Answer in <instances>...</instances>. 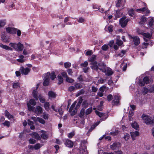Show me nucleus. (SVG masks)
<instances>
[{
	"instance_id": "1",
	"label": "nucleus",
	"mask_w": 154,
	"mask_h": 154,
	"mask_svg": "<svg viewBox=\"0 0 154 154\" xmlns=\"http://www.w3.org/2000/svg\"><path fill=\"white\" fill-rule=\"evenodd\" d=\"M87 144V141L85 140H82L80 143V153L86 154L88 153L86 145Z\"/></svg>"
},
{
	"instance_id": "2",
	"label": "nucleus",
	"mask_w": 154,
	"mask_h": 154,
	"mask_svg": "<svg viewBox=\"0 0 154 154\" xmlns=\"http://www.w3.org/2000/svg\"><path fill=\"white\" fill-rule=\"evenodd\" d=\"M96 56L95 55H92V56L89 58L88 61L91 62V68L93 69H97V62L96 61Z\"/></svg>"
},
{
	"instance_id": "3",
	"label": "nucleus",
	"mask_w": 154,
	"mask_h": 154,
	"mask_svg": "<svg viewBox=\"0 0 154 154\" xmlns=\"http://www.w3.org/2000/svg\"><path fill=\"white\" fill-rule=\"evenodd\" d=\"M9 45L17 51H22L23 48V45L21 44L20 42H19L18 44L10 43L9 44Z\"/></svg>"
},
{
	"instance_id": "4",
	"label": "nucleus",
	"mask_w": 154,
	"mask_h": 154,
	"mask_svg": "<svg viewBox=\"0 0 154 154\" xmlns=\"http://www.w3.org/2000/svg\"><path fill=\"white\" fill-rule=\"evenodd\" d=\"M141 118L147 125H151L154 123V122H153L151 117L147 115L143 114L142 115Z\"/></svg>"
},
{
	"instance_id": "5",
	"label": "nucleus",
	"mask_w": 154,
	"mask_h": 154,
	"mask_svg": "<svg viewBox=\"0 0 154 154\" xmlns=\"http://www.w3.org/2000/svg\"><path fill=\"white\" fill-rule=\"evenodd\" d=\"M50 73L49 72H48L44 75V82L43 85L44 86H48L49 83L50 79Z\"/></svg>"
},
{
	"instance_id": "6",
	"label": "nucleus",
	"mask_w": 154,
	"mask_h": 154,
	"mask_svg": "<svg viewBox=\"0 0 154 154\" xmlns=\"http://www.w3.org/2000/svg\"><path fill=\"white\" fill-rule=\"evenodd\" d=\"M97 69H94L95 70L97 71L98 69H99L103 72H106V66L103 62H100L98 63V64L97 65Z\"/></svg>"
},
{
	"instance_id": "7",
	"label": "nucleus",
	"mask_w": 154,
	"mask_h": 154,
	"mask_svg": "<svg viewBox=\"0 0 154 154\" xmlns=\"http://www.w3.org/2000/svg\"><path fill=\"white\" fill-rule=\"evenodd\" d=\"M128 36L130 39H132L135 45L137 46L140 43V39L137 36H132L128 34Z\"/></svg>"
},
{
	"instance_id": "8",
	"label": "nucleus",
	"mask_w": 154,
	"mask_h": 154,
	"mask_svg": "<svg viewBox=\"0 0 154 154\" xmlns=\"http://www.w3.org/2000/svg\"><path fill=\"white\" fill-rule=\"evenodd\" d=\"M128 20L126 19V17H123L120 19L119 23L122 27H125L127 25Z\"/></svg>"
},
{
	"instance_id": "9",
	"label": "nucleus",
	"mask_w": 154,
	"mask_h": 154,
	"mask_svg": "<svg viewBox=\"0 0 154 154\" xmlns=\"http://www.w3.org/2000/svg\"><path fill=\"white\" fill-rule=\"evenodd\" d=\"M95 112L97 115L101 118L100 120H104L106 119L108 116L107 114L100 112L97 110L95 111Z\"/></svg>"
},
{
	"instance_id": "10",
	"label": "nucleus",
	"mask_w": 154,
	"mask_h": 154,
	"mask_svg": "<svg viewBox=\"0 0 154 154\" xmlns=\"http://www.w3.org/2000/svg\"><path fill=\"white\" fill-rule=\"evenodd\" d=\"M31 69L28 67L26 68L23 67H21L20 69V71L22 75H27L30 72Z\"/></svg>"
},
{
	"instance_id": "11",
	"label": "nucleus",
	"mask_w": 154,
	"mask_h": 154,
	"mask_svg": "<svg viewBox=\"0 0 154 154\" xmlns=\"http://www.w3.org/2000/svg\"><path fill=\"white\" fill-rule=\"evenodd\" d=\"M121 144L119 142H115L110 145V147L112 150L117 149L121 147Z\"/></svg>"
},
{
	"instance_id": "12",
	"label": "nucleus",
	"mask_w": 154,
	"mask_h": 154,
	"mask_svg": "<svg viewBox=\"0 0 154 154\" xmlns=\"http://www.w3.org/2000/svg\"><path fill=\"white\" fill-rule=\"evenodd\" d=\"M6 30L8 33L13 34L16 33L17 29L14 28L8 27L6 28Z\"/></svg>"
},
{
	"instance_id": "13",
	"label": "nucleus",
	"mask_w": 154,
	"mask_h": 154,
	"mask_svg": "<svg viewBox=\"0 0 154 154\" xmlns=\"http://www.w3.org/2000/svg\"><path fill=\"white\" fill-rule=\"evenodd\" d=\"M34 112L36 113L37 116H39L43 112L42 108L40 106H37Z\"/></svg>"
},
{
	"instance_id": "14",
	"label": "nucleus",
	"mask_w": 154,
	"mask_h": 154,
	"mask_svg": "<svg viewBox=\"0 0 154 154\" xmlns=\"http://www.w3.org/2000/svg\"><path fill=\"white\" fill-rule=\"evenodd\" d=\"M119 98L116 95L114 96L113 100L112 101V104L113 105H117L119 102Z\"/></svg>"
},
{
	"instance_id": "15",
	"label": "nucleus",
	"mask_w": 154,
	"mask_h": 154,
	"mask_svg": "<svg viewBox=\"0 0 154 154\" xmlns=\"http://www.w3.org/2000/svg\"><path fill=\"white\" fill-rule=\"evenodd\" d=\"M39 85V84H37L36 86L35 90H34L32 92L33 96L34 98L36 100H38V95L37 94V92L36 91V90L38 88Z\"/></svg>"
},
{
	"instance_id": "16",
	"label": "nucleus",
	"mask_w": 154,
	"mask_h": 154,
	"mask_svg": "<svg viewBox=\"0 0 154 154\" xmlns=\"http://www.w3.org/2000/svg\"><path fill=\"white\" fill-rule=\"evenodd\" d=\"M65 144L66 146L68 147H72L73 145V142L70 140L67 139L66 140Z\"/></svg>"
},
{
	"instance_id": "17",
	"label": "nucleus",
	"mask_w": 154,
	"mask_h": 154,
	"mask_svg": "<svg viewBox=\"0 0 154 154\" xmlns=\"http://www.w3.org/2000/svg\"><path fill=\"white\" fill-rule=\"evenodd\" d=\"M130 134L133 140H135V138L137 136L139 135V132L137 131L131 132Z\"/></svg>"
},
{
	"instance_id": "18",
	"label": "nucleus",
	"mask_w": 154,
	"mask_h": 154,
	"mask_svg": "<svg viewBox=\"0 0 154 154\" xmlns=\"http://www.w3.org/2000/svg\"><path fill=\"white\" fill-rule=\"evenodd\" d=\"M120 37L119 36H117L116 38V43L119 46H120L123 43V42L120 39Z\"/></svg>"
},
{
	"instance_id": "19",
	"label": "nucleus",
	"mask_w": 154,
	"mask_h": 154,
	"mask_svg": "<svg viewBox=\"0 0 154 154\" xmlns=\"http://www.w3.org/2000/svg\"><path fill=\"white\" fill-rule=\"evenodd\" d=\"M108 76L112 75L113 74V72L112 71V69L109 68H107V69H106V72H104Z\"/></svg>"
},
{
	"instance_id": "20",
	"label": "nucleus",
	"mask_w": 154,
	"mask_h": 154,
	"mask_svg": "<svg viewBox=\"0 0 154 154\" xmlns=\"http://www.w3.org/2000/svg\"><path fill=\"white\" fill-rule=\"evenodd\" d=\"M143 36L144 37L149 39V40L152 38V35L148 32L144 33L142 34Z\"/></svg>"
},
{
	"instance_id": "21",
	"label": "nucleus",
	"mask_w": 154,
	"mask_h": 154,
	"mask_svg": "<svg viewBox=\"0 0 154 154\" xmlns=\"http://www.w3.org/2000/svg\"><path fill=\"white\" fill-rule=\"evenodd\" d=\"M1 38L2 41L5 42H9V38L7 37L4 34H2L1 35Z\"/></svg>"
},
{
	"instance_id": "22",
	"label": "nucleus",
	"mask_w": 154,
	"mask_h": 154,
	"mask_svg": "<svg viewBox=\"0 0 154 154\" xmlns=\"http://www.w3.org/2000/svg\"><path fill=\"white\" fill-rule=\"evenodd\" d=\"M5 116L8 119H12L13 118V116L11 115L7 110L5 111Z\"/></svg>"
},
{
	"instance_id": "23",
	"label": "nucleus",
	"mask_w": 154,
	"mask_h": 154,
	"mask_svg": "<svg viewBox=\"0 0 154 154\" xmlns=\"http://www.w3.org/2000/svg\"><path fill=\"white\" fill-rule=\"evenodd\" d=\"M27 105L29 110L33 112L35 110V107L31 106L29 103H27Z\"/></svg>"
},
{
	"instance_id": "24",
	"label": "nucleus",
	"mask_w": 154,
	"mask_h": 154,
	"mask_svg": "<svg viewBox=\"0 0 154 154\" xmlns=\"http://www.w3.org/2000/svg\"><path fill=\"white\" fill-rule=\"evenodd\" d=\"M13 88H17L20 87V83L19 82H17L14 83L12 84Z\"/></svg>"
},
{
	"instance_id": "25",
	"label": "nucleus",
	"mask_w": 154,
	"mask_h": 154,
	"mask_svg": "<svg viewBox=\"0 0 154 154\" xmlns=\"http://www.w3.org/2000/svg\"><path fill=\"white\" fill-rule=\"evenodd\" d=\"M32 135L34 137V138L37 140H40V137L39 134L35 132H34L32 133Z\"/></svg>"
},
{
	"instance_id": "26",
	"label": "nucleus",
	"mask_w": 154,
	"mask_h": 154,
	"mask_svg": "<svg viewBox=\"0 0 154 154\" xmlns=\"http://www.w3.org/2000/svg\"><path fill=\"white\" fill-rule=\"evenodd\" d=\"M100 121H99V122H98L96 123H95L94 125H92L91 128L89 129L88 131V132H91L94 128L96 127L100 123Z\"/></svg>"
},
{
	"instance_id": "27",
	"label": "nucleus",
	"mask_w": 154,
	"mask_h": 154,
	"mask_svg": "<svg viewBox=\"0 0 154 154\" xmlns=\"http://www.w3.org/2000/svg\"><path fill=\"white\" fill-rule=\"evenodd\" d=\"M147 10V8L146 7H143L142 8H139L136 10V11L137 12L142 13L144 12Z\"/></svg>"
},
{
	"instance_id": "28",
	"label": "nucleus",
	"mask_w": 154,
	"mask_h": 154,
	"mask_svg": "<svg viewBox=\"0 0 154 154\" xmlns=\"http://www.w3.org/2000/svg\"><path fill=\"white\" fill-rule=\"evenodd\" d=\"M75 87L76 89H79L82 87V85L79 83L75 82L74 84Z\"/></svg>"
},
{
	"instance_id": "29",
	"label": "nucleus",
	"mask_w": 154,
	"mask_h": 154,
	"mask_svg": "<svg viewBox=\"0 0 154 154\" xmlns=\"http://www.w3.org/2000/svg\"><path fill=\"white\" fill-rule=\"evenodd\" d=\"M48 95L50 97L54 98L56 97L55 94L52 91H50L48 92Z\"/></svg>"
},
{
	"instance_id": "30",
	"label": "nucleus",
	"mask_w": 154,
	"mask_h": 154,
	"mask_svg": "<svg viewBox=\"0 0 154 154\" xmlns=\"http://www.w3.org/2000/svg\"><path fill=\"white\" fill-rule=\"evenodd\" d=\"M58 79L59 81V82L58 83V84L59 85H60L63 83V78L62 77L61 75H58Z\"/></svg>"
},
{
	"instance_id": "31",
	"label": "nucleus",
	"mask_w": 154,
	"mask_h": 154,
	"mask_svg": "<svg viewBox=\"0 0 154 154\" xmlns=\"http://www.w3.org/2000/svg\"><path fill=\"white\" fill-rule=\"evenodd\" d=\"M2 125L4 126H6L7 127L9 128L10 126V122L9 121H6L2 123Z\"/></svg>"
},
{
	"instance_id": "32",
	"label": "nucleus",
	"mask_w": 154,
	"mask_h": 154,
	"mask_svg": "<svg viewBox=\"0 0 154 154\" xmlns=\"http://www.w3.org/2000/svg\"><path fill=\"white\" fill-rule=\"evenodd\" d=\"M131 126L133 128L136 130H137V129L139 128V125L136 122L132 123L131 124Z\"/></svg>"
},
{
	"instance_id": "33",
	"label": "nucleus",
	"mask_w": 154,
	"mask_h": 154,
	"mask_svg": "<svg viewBox=\"0 0 154 154\" xmlns=\"http://www.w3.org/2000/svg\"><path fill=\"white\" fill-rule=\"evenodd\" d=\"M77 103V102L76 101H75L74 103L72 104L71 106L70 107V108L69 109V112H71L72 110L74 108L75 106L76 103Z\"/></svg>"
},
{
	"instance_id": "34",
	"label": "nucleus",
	"mask_w": 154,
	"mask_h": 154,
	"mask_svg": "<svg viewBox=\"0 0 154 154\" xmlns=\"http://www.w3.org/2000/svg\"><path fill=\"white\" fill-rule=\"evenodd\" d=\"M74 80L71 78L67 77L66 78V81L70 83H72L74 82Z\"/></svg>"
},
{
	"instance_id": "35",
	"label": "nucleus",
	"mask_w": 154,
	"mask_h": 154,
	"mask_svg": "<svg viewBox=\"0 0 154 154\" xmlns=\"http://www.w3.org/2000/svg\"><path fill=\"white\" fill-rule=\"evenodd\" d=\"M82 105L84 107V108H86L88 107L89 105V103L88 102L87 100H85L83 102Z\"/></svg>"
},
{
	"instance_id": "36",
	"label": "nucleus",
	"mask_w": 154,
	"mask_h": 154,
	"mask_svg": "<svg viewBox=\"0 0 154 154\" xmlns=\"http://www.w3.org/2000/svg\"><path fill=\"white\" fill-rule=\"evenodd\" d=\"M50 78L52 80H54L56 78L55 73L54 72H53L50 74Z\"/></svg>"
},
{
	"instance_id": "37",
	"label": "nucleus",
	"mask_w": 154,
	"mask_h": 154,
	"mask_svg": "<svg viewBox=\"0 0 154 154\" xmlns=\"http://www.w3.org/2000/svg\"><path fill=\"white\" fill-rule=\"evenodd\" d=\"M92 111V107H90L87 109L85 111L86 115H88L90 114Z\"/></svg>"
},
{
	"instance_id": "38",
	"label": "nucleus",
	"mask_w": 154,
	"mask_h": 154,
	"mask_svg": "<svg viewBox=\"0 0 154 154\" xmlns=\"http://www.w3.org/2000/svg\"><path fill=\"white\" fill-rule=\"evenodd\" d=\"M88 65V62L85 61L84 63H82L80 64V66L82 68H84L87 67Z\"/></svg>"
},
{
	"instance_id": "39",
	"label": "nucleus",
	"mask_w": 154,
	"mask_h": 154,
	"mask_svg": "<svg viewBox=\"0 0 154 154\" xmlns=\"http://www.w3.org/2000/svg\"><path fill=\"white\" fill-rule=\"evenodd\" d=\"M109 48V46L106 45H104L102 46L101 49L104 51H107Z\"/></svg>"
},
{
	"instance_id": "40",
	"label": "nucleus",
	"mask_w": 154,
	"mask_h": 154,
	"mask_svg": "<svg viewBox=\"0 0 154 154\" xmlns=\"http://www.w3.org/2000/svg\"><path fill=\"white\" fill-rule=\"evenodd\" d=\"M40 101L42 103H44L45 102V99L41 95H39L38 96Z\"/></svg>"
},
{
	"instance_id": "41",
	"label": "nucleus",
	"mask_w": 154,
	"mask_h": 154,
	"mask_svg": "<svg viewBox=\"0 0 154 154\" xmlns=\"http://www.w3.org/2000/svg\"><path fill=\"white\" fill-rule=\"evenodd\" d=\"M85 92V91L84 89H82L81 90L79 91L78 92V93L76 95L77 97H78L81 94H83Z\"/></svg>"
},
{
	"instance_id": "42",
	"label": "nucleus",
	"mask_w": 154,
	"mask_h": 154,
	"mask_svg": "<svg viewBox=\"0 0 154 154\" xmlns=\"http://www.w3.org/2000/svg\"><path fill=\"white\" fill-rule=\"evenodd\" d=\"M50 106V104L48 102H45L44 104V106L46 110H48Z\"/></svg>"
},
{
	"instance_id": "43",
	"label": "nucleus",
	"mask_w": 154,
	"mask_h": 154,
	"mask_svg": "<svg viewBox=\"0 0 154 154\" xmlns=\"http://www.w3.org/2000/svg\"><path fill=\"white\" fill-rule=\"evenodd\" d=\"M64 67L66 68H68L71 66V63L69 62L65 63H64Z\"/></svg>"
},
{
	"instance_id": "44",
	"label": "nucleus",
	"mask_w": 154,
	"mask_h": 154,
	"mask_svg": "<svg viewBox=\"0 0 154 154\" xmlns=\"http://www.w3.org/2000/svg\"><path fill=\"white\" fill-rule=\"evenodd\" d=\"M122 0H118V2L116 4V6L117 7H119L122 5Z\"/></svg>"
},
{
	"instance_id": "45",
	"label": "nucleus",
	"mask_w": 154,
	"mask_h": 154,
	"mask_svg": "<svg viewBox=\"0 0 154 154\" xmlns=\"http://www.w3.org/2000/svg\"><path fill=\"white\" fill-rule=\"evenodd\" d=\"M126 51L125 50H122L121 52L119 54V55L121 57H122L126 53Z\"/></svg>"
},
{
	"instance_id": "46",
	"label": "nucleus",
	"mask_w": 154,
	"mask_h": 154,
	"mask_svg": "<svg viewBox=\"0 0 154 154\" xmlns=\"http://www.w3.org/2000/svg\"><path fill=\"white\" fill-rule=\"evenodd\" d=\"M37 120L38 121L42 124H44L45 123V121L42 118L37 117Z\"/></svg>"
},
{
	"instance_id": "47",
	"label": "nucleus",
	"mask_w": 154,
	"mask_h": 154,
	"mask_svg": "<svg viewBox=\"0 0 154 154\" xmlns=\"http://www.w3.org/2000/svg\"><path fill=\"white\" fill-rule=\"evenodd\" d=\"M146 18L144 16H142L140 19V23L142 24L146 21Z\"/></svg>"
},
{
	"instance_id": "48",
	"label": "nucleus",
	"mask_w": 154,
	"mask_h": 154,
	"mask_svg": "<svg viewBox=\"0 0 154 154\" xmlns=\"http://www.w3.org/2000/svg\"><path fill=\"white\" fill-rule=\"evenodd\" d=\"M108 31L109 32H112L113 30V26L112 25H109V26L107 28Z\"/></svg>"
},
{
	"instance_id": "49",
	"label": "nucleus",
	"mask_w": 154,
	"mask_h": 154,
	"mask_svg": "<svg viewBox=\"0 0 154 154\" xmlns=\"http://www.w3.org/2000/svg\"><path fill=\"white\" fill-rule=\"evenodd\" d=\"M6 23L5 20H0V27L4 26L6 24Z\"/></svg>"
},
{
	"instance_id": "50",
	"label": "nucleus",
	"mask_w": 154,
	"mask_h": 154,
	"mask_svg": "<svg viewBox=\"0 0 154 154\" xmlns=\"http://www.w3.org/2000/svg\"><path fill=\"white\" fill-rule=\"evenodd\" d=\"M85 114V109H81L80 111V113L79 115V117L82 118L84 115Z\"/></svg>"
},
{
	"instance_id": "51",
	"label": "nucleus",
	"mask_w": 154,
	"mask_h": 154,
	"mask_svg": "<svg viewBox=\"0 0 154 154\" xmlns=\"http://www.w3.org/2000/svg\"><path fill=\"white\" fill-rule=\"evenodd\" d=\"M130 135L129 134L126 133L125 134L124 138L125 140H128L130 138Z\"/></svg>"
},
{
	"instance_id": "52",
	"label": "nucleus",
	"mask_w": 154,
	"mask_h": 154,
	"mask_svg": "<svg viewBox=\"0 0 154 154\" xmlns=\"http://www.w3.org/2000/svg\"><path fill=\"white\" fill-rule=\"evenodd\" d=\"M143 80L146 83V84H148L149 83V79L148 77H144V78L143 79Z\"/></svg>"
},
{
	"instance_id": "53",
	"label": "nucleus",
	"mask_w": 154,
	"mask_h": 154,
	"mask_svg": "<svg viewBox=\"0 0 154 154\" xmlns=\"http://www.w3.org/2000/svg\"><path fill=\"white\" fill-rule=\"evenodd\" d=\"M149 44V43H145L144 42L143 43L142 48H147V46Z\"/></svg>"
},
{
	"instance_id": "54",
	"label": "nucleus",
	"mask_w": 154,
	"mask_h": 154,
	"mask_svg": "<svg viewBox=\"0 0 154 154\" xmlns=\"http://www.w3.org/2000/svg\"><path fill=\"white\" fill-rule=\"evenodd\" d=\"M43 118L45 119H48V114L44 112L42 115Z\"/></svg>"
},
{
	"instance_id": "55",
	"label": "nucleus",
	"mask_w": 154,
	"mask_h": 154,
	"mask_svg": "<svg viewBox=\"0 0 154 154\" xmlns=\"http://www.w3.org/2000/svg\"><path fill=\"white\" fill-rule=\"evenodd\" d=\"M75 88L73 86H71L69 87L68 91H69L71 92L72 91L75 90Z\"/></svg>"
},
{
	"instance_id": "56",
	"label": "nucleus",
	"mask_w": 154,
	"mask_h": 154,
	"mask_svg": "<svg viewBox=\"0 0 154 154\" xmlns=\"http://www.w3.org/2000/svg\"><path fill=\"white\" fill-rule=\"evenodd\" d=\"M29 103L31 105L35 106L36 104V102L34 100L31 99L29 101Z\"/></svg>"
},
{
	"instance_id": "57",
	"label": "nucleus",
	"mask_w": 154,
	"mask_h": 154,
	"mask_svg": "<svg viewBox=\"0 0 154 154\" xmlns=\"http://www.w3.org/2000/svg\"><path fill=\"white\" fill-rule=\"evenodd\" d=\"M75 135L74 132L70 133L68 134V137L69 138H71Z\"/></svg>"
},
{
	"instance_id": "58",
	"label": "nucleus",
	"mask_w": 154,
	"mask_h": 154,
	"mask_svg": "<svg viewBox=\"0 0 154 154\" xmlns=\"http://www.w3.org/2000/svg\"><path fill=\"white\" fill-rule=\"evenodd\" d=\"M29 142L30 143L34 144L36 142V140L34 139L30 138L29 140Z\"/></svg>"
},
{
	"instance_id": "59",
	"label": "nucleus",
	"mask_w": 154,
	"mask_h": 154,
	"mask_svg": "<svg viewBox=\"0 0 154 154\" xmlns=\"http://www.w3.org/2000/svg\"><path fill=\"white\" fill-rule=\"evenodd\" d=\"M41 136L42 138L44 139H46L48 137L47 135L45 133H43L41 135Z\"/></svg>"
},
{
	"instance_id": "60",
	"label": "nucleus",
	"mask_w": 154,
	"mask_h": 154,
	"mask_svg": "<svg viewBox=\"0 0 154 154\" xmlns=\"http://www.w3.org/2000/svg\"><path fill=\"white\" fill-rule=\"evenodd\" d=\"M39 143L36 144L34 146V148L35 149H37L40 148L41 147Z\"/></svg>"
},
{
	"instance_id": "61",
	"label": "nucleus",
	"mask_w": 154,
	"mask_h": 154,
	"mask_svg": "<svg viewBox=\"0 0 154 154\" xmlns=\"http://www.w3.org/2000/svg\"><path fill=\"white\" fill-rule=\"evenodd\" d=\"M106 88V86H103L101 87L99 89V91H100L103 92Z\"/></svg>"
},
{
	"instance_id": "62",
	"label": "nucleus",
	"mask_w": 154,
	"mask_h": 154,
	"mask_svg": "<svg viewBox=\"0 0 154 154\" xmlns=\"http://www.w3.org/2000/svg\"><path fill=\"white\" fill-rule=\"evenodd\" d=\"M113 98L111 94H109L107 96V99L108 101H110L112 100Z\"/></svg>"
},
{
	"instance_id": "63",
	"label": "nucleus",
	"mask_w": 154,
	"mask_h": 154,
	"mask_svg": "<svg viewBox=\"0 0 154 154\" xmlns=\"http://www.w3.org/2000/svg\"><path fill=\"white\" fill-rule=\"evenodd\" d=\"M77 109H76V108H75L74 110L73 111H72L71 114V116H73L77 113Z\"/></svg>"
},
{
	"instance_id": "64",
	"label": "nucleus",
	"mask_w": 154,
	"mask_h": 154,
	"mask_svg": "<svg viewBox=\"0 0 154 154\" xmlns=\"http://www.w3.org/2000/svg\"><path fill=\"white\" fill-rule=\"evenodd\" d=\"M154 20L153 19H151L149 22V25L150 27H151L153 25Z\"/></svg>"
}]
</instances>
